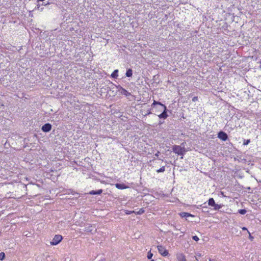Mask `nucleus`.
Segmentation results:
<instances>
[{"label":"nucleus","mask_w":261,"mask_h":261,"mask_svg":"<svg viewBox=\"0 0 261 261\" xmlns=\"http://www.w3.org/2000/svg\"><path fill=\"white\" fill-rule=\"evenodd\" d=\"M151 106L152 112L160 119H165L168 117L166 106L161 102L154 100Z\"/></svg>","instance_id":"obj_1"},{"label":"nucleus","mask_w":261,"mask_h":261,"mask_svg":"<svg viewBox=\"0 0 261 261\" xmlns=\"http://www.w3.org/2000/svg\"><path fill=\"white\" fill-rule=\"evenodd\" d=\"M83 230L86 232L88 234H93L97 231L95 225L86 223L84 225Z\"/></svg>","instance_id":"obj_2"},{"label":"nucleus","mask_w":261,"mask_h":261,"mask_svg":"<svg viewBox=\"0 0 261 261\" xmlns=\"http://www.w3.org/2000/svg\"><path fill=\"white\" fill-rule=\"evenodd\" d=\"M173 151L178 155L183 156L186 152V150L185 147H182L179 145H173L172 146ZM180 159H183V156H181Z\"/></svg>","instance_id":"obj_3"},{"label":"nucleus","mask_w":261,"mask_h":261,"mask_svg":"<svg viewBox=\"0 0 261 261\" xmlns=\"http://www.w3.org/2000/svg\"><path fill=\"white\" fill-rule=\"evenodd\" d=\"M62 239L63 237L61 235L56 234L53 238L52 241L50 242V244L53 246L57 245L62 241Z\"/></svg>","instance_id":"obj_4"},{"label":"nucleus","mask_w":261,"mask_h":261,"mask_svg":"<svg viewBox=\"0 0 261 261\" xmlns=\"http://www.w3.org/2000/svg\"><path fill=\"white\" fill-rule=\"evenodd\" d=\"M159 252L163 256H166L169 254L168 251L162 245L157 246Z\"/></svg>","instance_id":"obj_5"},{"label":"nucleus","mask_w":261,"mask_h":261,"mask_svg":"<svg viewBox=\"0 0 261 261\" xmlns=\"http://www.w3.org/2000/svg\"><path fill=\"white\" fill-rule=\"evenodd\" d=\"M218 138L223 141H226L228 139V137L225 132L221 130L218 133Z\"/></svg>","instance_id":"obj_6"},{"label":"nucleus","mask_w":261,"mask_h":261,"mask_svg":"<svg viewBox=\"0 0 261 261\" xmlns=\"http://www.w3.org/2000/svg\"><path fill=\"white\" fill-rule=\"evenodd\" d=\"M51 124L49 123H46L42 125L41 127V130L44 133H48L51 130Z\"/></svg>","instance_id":"obj_7"},{"label":"nucleus","mask_w":261,"mask_h":261,"mask_svg":"<svg viewBox=\"0 0 261 261\" xmlns=\"http://www.w3.org/2000/svg\"><path fill=\"white\" fill-rule=\"evenodd\" d=\"M115 187L120 190H123L125 189L128 188L127 186L125 185L124 184H121V183H117L115 184Z\"/></svg>","instance_id":"obj_8"},{"label":"nucleus","mask_w":261,"mask_h":261,"mask_svg":"<svg viewBox=\"0 0 261 261\" xmlns=\"http://www.w3.org/2000/svg\"><path fill=\"white\" fill-rule=\"evenodd\" d=\"M176 257L178 261H186V256L183 253H177Z\"/></svg>","instance_id":"obj_9"},{"label":"nucleus","mask_w":261,"mask_h":261,"mask_svg":"<svg viewBox=\"0 0 261 261\" xmlns=\"http://www.w3.org/2000/svg\"><path fill=\"white\" fill-rule=\"evenodd\" d=\"M103 192L102 189H99L98 190H92L89 192L90 195H100Z\"/></svg>","instance_id":"obj_10"},{"label":"nucleus","mask_w":261,"mask_h":261,"mask_svg":"<svg viewBox=\"0 0 261 261\" xmlns=\"http://www.w3.org/2000/svg\"><path fill=\"white\" fill-rule=\"evenodd\" d=\"M181 218H187L189 217H194V216L187 212H181L179 214Z\"/></svg>","instance_id":"obj_11"},{"label":"nucleus","mask_w":261,"mask_h":261,"mask_svg":"<svg viewBox=\"0 0 261 261\" xmlns=\"http://www.w3.org/2000/svg\"><path fill=\"white\" fill-rule=\"evenodd\" d=\"M120 88L122 90L121 93L124 95H125L126 97H128L130 95H131V94L130 92H128L126 90L123 88L122 87H120Z\"/></svg>","instance_id":"obj_12"},{"label":"nucleus","mask_w":261,"mask_h":261,"mask_svg":"<svg viewBox=\"0 0 261 261\" xmlns=\"http://www.w3.org/2000/svg\"><path fill=\"white\" fill-rule=\"evenodd\" d=\"M126 76L128 77H132L133 75V70L131 68L127 69L125 73Z\"/></svg>","instance_id":"obj_13"},{"label":"nucleus","mask_w":261,"mask_h":261,"mask_svg":"<svg viewBox=\"0 0 261 261\" xmlns=\"http://www.w3.org/2000/svg\"><path fill=\"white\" fill-rule=\"evenodd\" d=\"M118 69L114 70V71L111 74V77L114 78V79H117V77L118 76Z\"/></svg>","instance_id":"obj_14"},{"label":"nucleus","mask_w":261,"mask_h":261,"mask_svg":"<svg viewBox=\"0 0 261 261\" xmlns=\"http://www.w3.org/2000/svg\"><path fill=\"white\" fill-rule=\"evenodd\" d=\"M215 200L213 198H210L208 200V204L210 206H213L215 204Z\"/></svg>","instance_id":"obj_15"},{"label":"nucleus","mask_w":261,"mask_h":261,"mask_svg":"<svg viewBox=\"0 0 261 261\" xmlns=\"http://www.w3.org/2000/svg\"><path fill=\"white\" fill-rule=\"evenodd\" d=\"M223 205L221 204H218L215 203V205L213 206L214 207V210L215 211L219 210L220 208H221L222 207Z\"/></svg>","instance_id":"obj_16"},{"label":"nucleus","mask_w":261,"mask_h":261,"mask_svg":"<svg viewBox=\"0 0 261 261\" xmlns=\"http://www.w3.org/2000/svg\"><path fill=\"white\" fill-rule=\"evenodd\" d=\"M145 212V210L143 208H140L139 211L134 212L136 215H141Z\"/></svg>","instance_id":"obj_17"},{"label":"nucleus","mask_w":261,"mask_h":261,"mask_svg":"<svg viewBox=\"0 0 261 261\" xmlns=\"http://www.w3.org/2000/svg\"><path fill=\"white\" fill-rule=\"evenodd\" d=\"M238 212L239 214L241 215H245L247 211L245 209H241L238 211Z\"/></svg>","instance_id":"obj_18"},{"label":"nucleus","mask_w":261,"mask_h":261,"mask_svg":"<svg viewBox=\"0 0 261 261\" xmlns=\"http://www.w3.org/2000/svg\"><path fill=\"white\" fill-rule=\"evenodd\" d=\"M165 170V166H162L161 168H160L159 169L157 170H156V172L158 173H160V172H164Z\"/></svg>","instance_id":"obj_19"},{"label":"nucleus","mask_w":261,"mask_h":261,"mask_svg":"<svg viewBox=\"0 0 261 261\" xmlns=\"http://www.w3.org/2000/svg\"><path fill=\"white\" fill-rule=\"evenodd\" d=\"M5 254L4 252H1L0 253V260H3L5 258Z\"/></svg>","instance_id":"obj_20"},{"label":"nucleus","mask_w":261,"mask_h":261,"mask_svg":"<svg viewBox=\"0 0 261 261\" xmlns=\"http://www.w3.org/2000/svg\"><path fill=\"white\" fill-rule=\"evenodd\" d=\"M250 142V139L244 140L243 141V145H247Z\"/></svg>","instance_id":"obj_21"},{"label":"nucleus","mask_w":261,"mask_h":261,"mask_svg":"<svg viewBox=\"0 0 261 261\" xmlns=\"http://www.w3.org/2000/svg\"><path fill=\"white\" fill-rule=\"evenodd\" d=\"M152 256H153V254L150 251H149L148 252V254H147V256L148 259H151L152 258Z\"/></svg>","instance_id":"obj_22"},{"label":"nucleus","mask_w":261,"mask_h":261,"mask_svg":"<svg viewBox=\"0 0 261 261\" xmlns=\"http://www.w3.org/2000/svg\"><path fill=\"white\" fill-rule=\"evenodd\" d=\"M192 239L193 240H194L196 242H197L199 240V238L197 236H192Z\"/></svg>","instance_id":"obj_23"},{"label":"nucleus","mask_w":261,"mask_h":261,"mask_svg":"<svg viewBox=\"0 0 261 261\" xmlns=\"http://www.w3.org/2000/svg\"><path fill=\"white\" fill-rule=\"evenodd\" d=\"M135 211H126V212H125L126 214L127 215H129V214H131L133 213H134Z\"/></svg>","instance_id":"obj_24"},{"label":"nucleus","mask_w":261,"mask_h":261,"mask_svg":"<svg viewBox=\"0 0 261 261\" xmlns=\"http://www.w3.org/2000/svg\"><path fill=\"white\" fill-rule=\"evenodd\" d=\"M198 100V97L197 96H194L192 98V101L195 102Z\"/></svg>","instance_id":"obj_25"},{"label":"nucleus","mask_w":261,"mask_h":261,"mask_svg":"<svg viewBox=\"0 0 261 261\" xmlns=\"http://www.w3.org/2000/svg\"><path fill=\"white\" fill-rule=\"evenodd\" d=\"M248 232L249 233V239H250L251 241H252V240H253V239H254L253 237H252V236L250 234V232H249L248 231Z\"/></svg>","instance_id":"obj_26"},{"label":"nucleus","mask_w":261,"mask_h":261,"mask_svg":"<svg viewBox=\"0 0 261 261\" xmlns=\"http://www.w3.org/2000/svg\"><path fill=\"white\" fill-rule=\"evenodd\" d=\"M152 113L151 112L150 110H148L147 111V113L145 114V116H146V115H149L150 114H151Z\"/></svg>","instance_id":"obj_27"},{"label":"nucleus","mask_w":261,"mask_h":261,"mask_svg":"<svg viewBox=\"0 0 261 261\" xmlns=\"http://www.w3.org/2000/svg\"><path fill=\"white\" fill-rule=\"evenodd\" d=\"M242 229L244 230H247L248 231L247 228L246 227H243L242 228Z\"/></svg>","instance_id":"obj_28"},{"label":"nucleus","mask_w":261,"mask_h":261,"mask_svg":"<svg viewBox=\"0 0 261 261\" xmlns=\"http://www.w3.org/2000/svg\"><path fill=\"white\" fill-rule=\"evenodd\" d=\"M173 227L175 228L176 230H179V229L177 228V227H176L175 226H173Z\"/></svg>","instance_id":"obj_29"},{"label":"nucleus","mask_w":261,"mask_h":261,"mask_svg":"<svg viewBox=\"0 0 261 261\" xmlns=\"http://www.w3.org/2000/svg\"><path fill=\"white\" fill-rule=\"evenodd\" d=\"M47 5V4H45L44 3H43L42 4V5H44V6H45V5Z\"/></svg>","instance_id":"obj_30"},{"label":"nucleus","mask_w":261,"mask_h":261,"mask_svg":"<svg viewBox=\"0 0 261 261\" xmlns=\"http://www.w3.org/2000/svg\"><path fill=\"white\" fill-rule=\"evenodd\" d=\"M159 152H158V153H156L155 154V155H156V156H158V154H159Z\"/></svg>","instance_id":"obj_31"},{"label":"nucleus","mask_w":261,"mask_h":261,"mask_svg":"<svg viewBox=\"0 0 261 261\" xmlns=\"http://www.w3.org/2000/svg\"><path fill=\"white\" fill-rule=\"evenodd\" d=\"M210 261H215V260H213V259H210Z\"/></svg>","instance_id":"obj_32"},{"label":"nucleus","mask_w":261,"mask_h":261,"mask_svg":"<svg viewBox=\"0 0 261 261\" xmlns=\"http://www.w3.org/2000/svg\"><path fill=\"white\" fill-rule=\"evenodd\" d=\"M156 75H154L153 76V79L154 80L155 77Z\"/></svg>","instance_id":"obj_33"},{"label":"nucleus","mask_w":261,"mask_h":261,"mask_svg":"<svg viewBox=\"0 0 261 261\" xmlns=\"http://www.w3.org/2000/svg\"><path fill=\"white\" fill-rule=\"evenodd\" d=\"M151 261H154L153 259H152Z\"/></svg>","instance_id":"obj_34"}]
</instances>
